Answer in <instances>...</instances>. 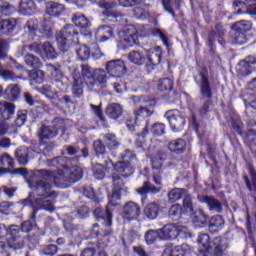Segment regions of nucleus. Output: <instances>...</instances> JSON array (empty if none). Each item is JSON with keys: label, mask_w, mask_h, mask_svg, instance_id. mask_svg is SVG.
<instances>
[{"label": "nucleus", "mask_w": 256, "mask_h": 256, "mask_svg": "<svg viewBox=\"0 0 256 256\" xmlns=\"http://www.w3.org/2000/svg\"><path fill=\"white\" fill-rule=\"evenodd\" d=\"M39 173L42 176L41 179L29 182V187L35 192L36 196L29 193L27 198L20 200L24 207L32 208L29 215L30 220L21 223L20 235L33 231V223H35L39 211H48L49 213L55 211V199L59 197V192L53 190V183L55 187L67 189V187H71V185L83 179V168L79 166L55 171L39 170Z\"/></svg>", "instance_id": "1"}, {"label": "nucleus", "mask_w": 256, "mask_h": 256, "mask_svg": "<svg viewBox=\"0 0 256 256\" xmlns=\"http://www.w3.org/2000/svg\"><path fill=\"white\" fill-rule=\"evenodd\" d=\"M72 23L75 26L67 24L56 35L58 49L62 53H67L73 45L79 43V31L77 27L82 35H85L89 27H91V21L83 14H73Z\"/></svg>", "instance_id": "2"}, {"label": "nucleus", "mask_w": 256, "mask_h": 256, "mask_svg": "<svg viewBox=\"0 0 256 256\" xmlns=\"http://www.w3.org/2000/svg\"><path fill=\"white\" fill-rule=\"evenodd\" d=\"M197 243L202 256H223L229 249V242L222 237H215L211 241L209 234H199Z\"/></svg>", "instance_id": "3"}, {"label": "nucleus", "mask_w": 256, "mask_h": 256, "mask_svg": "<svg viewBox=\"0 0 256 256\" xmlns=\"http://www.w3.org/2000/svg\"><path fill=\"white\" fill-rule=\"evenodd\" d=\"M200 77V93L206 100L202 107L199 109L200 115H207L209 113V107H211V99H213V90L211 89V82L209 81V69L207 66H203L198 72Z\"/></svg>", "instance_id": "4"}, {"label": "nucleus", "mask_w": 256, "mask_h": 256, "mask_svg": "<svg viewBox=\"0 0 256 256\" xmlns=\"http://www.w3.org/2000/svg\"><path fill=\"white\" fill-rule=\"evenodd\" d=\"M164 117L169 122V125L174 131V133H179V131H183L185 124L187 123V120L185 119V116L181 111L174 109V110H168Z\"/></svg>", "instance_id": "5"}, {"label": "nucleus", "mask_w": 256, "mask_h": 256, "mask_svg": "<svg viewBox=\"0 0 256 256\" xmlns=\"http://www.w3.org/2000/svg\"><path fill=\"white\" fill-rule=\"evenodd\" d=\"M124 176H120L117 172L112 173V183L113 189L110 198V204L113 206H119V201H121V191L127 189L125 187Z\"/></svg>", "instance_id": "6"}, {"label": "nucleus", "mask_w": 256, "mask_h": 256, "mask_svg": "<svg viewBox=\"0 0 256 256\" xmlns=\"http://www.w3.org/2000/svg\"><path fill=\"white\" fill-rule=\"evenodd\" d=\"M9 238L8 247L17 251L18 249H23L25 247V237L21 234V228L17 225H11L9 227Z\"/></svg>", "instance_id": "7"}, {"label": "nucleus", "mask_w": 256, "mask_h": 256, "mask_svg": "<svg viewBox=\"0 0 256 256\" xmlns=\"http://www.w3.org/2000/svg\"><path fill=\"white\" fill-rule=\"evenodd\" d=\"M106 71L111 77L119 79V77H123L127 73V67L121 59L111 60L106 63Z\"/></svg>", "instance_id": "8"}, {"label": "nucleus", "mask_w": 256, "mask_h": 256, "mask_svg": "<svg viewBox=\"0 0 256 256\" xmlns=\"http://www.w3.org/2000/svg\"><path fill=\"white\" fill-rule=\"evenodd\" d=\"M111 207L114 206L111 204V198H109V203L105 210L101 207H97L94 210L95 218L97 221H99V219H103V221H105V227H111V225H113V208Z\"/></svg>", "instance_id": "9"}, {"label": "nucleus", "mask_w": 256, "mask_h": 256, "mask_svg": "<svg viewBox=\"0 0 256 256\" xmlns=\"http://www.w3.org/2000/svg\"><path fill=\"white\" fill-rule=\"evenodd\" d=\"M141 215V207L139 204L129 201L123 206L122 217L124 221H135V219H139Z\"/></svg>", "instance_id": "10"}, {"label": "nucleus", "mask_w": 256, "mask_h": 256, "mask_svg": "<svg viewBox=\"0 0 256 256\" xmlns=\"http://www.w3.org/2000/svg\"><path fill=\"white\" fill-rule=\"evenodd\" d=\"M167 147L173 155H183L187 151V140L183 138L171 140L168 142Z\"/></svg>", "instance_id": "11"}, {"label": "nucleus", "mask_w": 256, "mask_h": 256, "mask_svg": "<svg viewBox=\"0 0 256 256\" xmlns=\"http://www.w3.org/2000/svg\"><path fill=\"white\" fill-rule=\"evenodd\" d=\"M135 119H149L155 113V102L138 106L133 111Z\"/></svg>", "instance_id": "12"}, {"label": "nucleus", "mask_w": 256, "mask_h": 256, "mask_svg": "<svg viewBox=\"0 0 256 256\" xmlns=\"http://www.w3.org/2000/svg\"><path fill=\"white\" fill-rule=\"evenodd\" d=\"M199 201L200 203L207 204L209 211H212V213H223V204L217 198L213 196H201Z\"/></svg>", "instance_id": "13"}, {"label": "nucleus", "mask_w": 256, "mask_h": 256, "mask_svg": "<svg viewBox=\"0 0 256 256\" xmlns=\"http://www.w3.org/2000/svg\"><path fill=\"white\" fill-rule=\"evenodd\" d=\"M114 173H117L120 177H129L135 173V168L131 166L129 162H117L114 164Z\"/></svg>", "instance_id": "14"}, {"label": "nucleus", "mask_w": 256, "mask_h": 256, "mask_svg": "<svg viewBox=\"0 0 256 256\" xmlns=\"http://www.w3.org/2000/svg\"><path fill=\"white\" fill-rule=\"evenodd\" d=\"M57 129H55L52 126L43 125L38 130V139L40 143H43V141H49L51 139H55L57 137Z\"/></svg>", "instance_id": "15"}, {"label": "nucleus", "mask_w": 256, "mask_h": 256, "mask_svg": "<svg viewBox=\"0 0 256 256\" xmlns=\"http://www.w3.org/2000/svg\"><path fill=\"white\" fill-rule=\"evenodd\" d=\"M225 227V219L221 215H215L210 218L208 229L209 231L215 235V233H219Z\"/></svg>", "instance_id": "16"}, {"label": "nucleus", "mask_w": 256, "mask_h": 256, "mask_svg": "<svg viewBox=\"0 0 256 256\" xmlns=\"http://www.w3.org/2000/svg\"><path fill=\"white\" fill-rule=\"evenodd\" d=\"M105 113L109 119L117 121L123 115V106L119 103H110L107 105Z\"/></svg>", "instance_id": "17"}, {"label": "nucleus", "mask_w": 256, "mask_h": 256, "mask_svg": "<svg viewBox=\"0 0 256 256\" xmlns=\"http://www.w3.org/2000/svg\"><path fill=\"white\" fill-rule=\"evenodd\" d=\"M160 235L161 239H163L164 241L177 239V224H166L163 228L160 229Z\"/></svg>", "instance_id": "18"}, {"label": "nucleus", "mask_w": 256, "mask_h": 256, "mask_svg": "<svg viewBox=\"0 0 256 256\" xmlns=\"http://www.w3.org/2000/svg\"><path fill=\"white\" fill-rule=\"evenodd\" d=\"M146 55H148L150 65H159V63H161L163 49L160 46H155L147 50Z\"/></svg>", "instance_id": "19"}, {"label": "nucleus", "mask_w": 256, "mask_h": 256, "mask_svg": "<svg viewBox=\"0 0 256 256\" xmlns=\"http://www.w3.org/2000/svg\"><path fill=\"white\" fill-rule=\"evenodd\" d=\"M63 11H65V6L61 3L50 1L46 4L45 12L50 17H59Z\"/></svg>", "instance_id": "20"}, {"label": "nucleus", "mask_w": 256, "mask_h": 256, "mask_svg": "<svg viewBox=\"0 0 256 256\" xmlns=\"http://www.w3.org/2000/svg\"><path fill=\"white\" fill-rule=\"evenodd\" d=\"M19 11L22 15H35L37 13V5L33 0H21Z\"/></svg>", "instance_id": "21"}, {"label": "nucleus", "mask_w": 256, "mask_h": 256, "mask_svg": "<svg viewBox=\"0 0 256 256\" xmlns=\"http://www.w3.org/2000/svg\"><path fill=\"white\" fill-rule=\"evenodd\" d=\"M161 206L157 202H150L144 207V215L147 219L153 220L159 217Z\"/></svg>", "instance_id": "22"}, {"label": "nucleus", "mask_w": 256, "mask_h": 256, "mask_svg": "<svg viewBox=\"0 0 256 256\" xmlns=\"http://www.w3.org/2000/svg\"><path fill=\"white\" fill-rule=\"evenodd\" d=\"M187 244L181 246H167L163 252L162 256H185L187 255Z\"/></svg>", "instance_id": "23"}, {"label": "nucleus", "mask_w": 256, "mask_h": 256, "mask_svg": "<svg viewBox=\"0 0 256 256\" xmlns=\"http://www.w3.org/2000/svg\"><path fill=\"white\" fill-rule=\"evenodd\" d=\"M136 192L138 195H147L148 193H151L152 195H157V193L161 192V187L160 186H155L151 184L149 181H145L143 185L136 189Z\"/></svg>", "instance_id": "24"}, {"label": "nucleus", "mask_w": 256, "mask_h": 256, "mask_svg": "<svg viewBox=\"0 0 256 256\" xmlns=\"http://www.w3.org/2000/svg\"><path fill=\"white\" fill-rule=\"evenodd\" d=\"M230 42L232 45H245L247 43V36L245 32L237 30V28H232L230 32Z\"/></svg>", "instance_id": "25"}, {"label": "nucleus", "mask_w": 256, "mask_h": 256, "mask_svg": "<svg viewBox=\"0 0 256 256\" xmlns=\"http://www.w3.org/2000/svg\"><path fill=\"white\" fill-rule=\"evenodd\" d=\"M0 119L9 120L15 115V104L10 102H0Z\"/></svg>", "instance_id": "26"}, {"label": "nucleus", "mask_w": 256, "mask_h": 256, "mask_svg": "<svg viewBox=\"0 0 256 256\" xmlns=\"http://www.w3.org/2000/svg\"><path fill=\"white\" fill-rule=\"evenodd\" d=\"M17 27V20L10 18L0 22V31L3 35H11Z\"/></svg>", "instance_id": "27"}, {"label": "nucleus", "mask_w": 256, "mask_h": 256, "mask_svg": "<svg viewBox=\"0 0 256 256\" xmlns=\"http://www.w3.org/2000/svg\"><path fill=\"white\" fill-rule=\"evenodd\" d=\"M81 69L82 77H84V81H86V84L89 85V87H95V80L93 79V69H91V66L87 64H82Z\"/></svg>", "instance_id": "28"}, {"label": "nucleus", "mask_w": 256, "mask_h": 256, "mask_svg": "<svg viewBox=\"0 0 256 256\" xmlns=\"http://www.w3.org/2000/svg\"><path fill=\"white\" fill-rule=\"evenodd\" d=\"M164 161L165 154L161 151L157 152L154 156L151 157L152 169H154L155 171H159V173H161Z\"/></svg>", "instance_id": "29"}, {"label": "nucleus", "mask_w": 256, "mask_h": 256, "mask_svg": "<svg viewBox=\"0 0 256 256\" xmlns=\"http://www.w3.org/2000/svg\"><path fill=\"white\" fill-rule=\"evenodd\" d=\"M173 79L171 78H161L157 82L158 91H162L163 93H169L173 91Z\"/></svg>", "instance_id": "30"}, {"label": "nucleus", "mask_w": 256, "mask_h": 256, "mask_svg": "<svg viewBox=\"0 0 256 256\" xmlns=\"http://www.w3.org/2000/svg\"><path fill=\"white\" fill-rule=\"evenodd\" d=\"M92 79H94V87L105 85L107 83V73L103 69H96L93 71Z\"/></svg>", "instance_id": "31"}, {"label": "nucleus", "mask_w": 256, "mask_h": 256, "mask_svg": "<svg viewBox=\"0 0 256 256\" xmlns=\"http://www.w3.org/2000/svg\"><path fill=\"white\" fill-rule=\"evenodd\" d=\"M186 193L187 189L174 188L168 193V201H170V203H175L176 201H179V199H182V197H185Z\"/></svg>", "instance_id": "32"}, {"label": "nucleus", "mask_w": 256, "mask_h": 256, "mask_svg": "<svg viewBox=\"0 0 256 256\" xmlns=\"http://www.w3.org/2000/svg\"><path fill=\"white\" fill-rule=\"evenodd\" d=\"M15 155L20 165H27L29 163V150L26 147L18 148Z\"/></svg>", "instance_id": "33"}, {"label": "nucleus", "mask_w": 256, "mask_h": 256, "mask_svg": "<svg viewBox=\"0 0 256 256\" xmlns=\"http://www.w3.org/2000/svg\"><path fill=\"white\" fill-rule=\"evenodd\" d=\"M128 60L130 63H134V65H143V63H145V56L143 55V52L133 50L129 52Z\"/></svg>", "instance_id": "34"}, {"label": "nucleus", "mask_w": 256, "mask_h": 256, "mask_svg": "<svg viewBox=\"0 0 256 256\" xmlns=\"http://www.w3.org/2000/svg\"><path fill=\"white\" fill-rule=\"evenodd\" d=\"M24 61L28 67H33V69H40V67H43V62H41V59L33 54H27L24 57Z\"/></svg>", "instance_id": "35"}, {"label": "nucleus", "mask_w": 256, "mask_h": 256, "mask_svg": "<svg viewBox=\"0 0 256 256\" xmlns=\"http://www.w3.org/2000/svg\"><path fill=\"white\" fill-rule=\"evenodd\" d=\"M157 239H161V230L150 229L145 233V241L147 245H153Z\"/></svg>", "instance_id": "36"}, {"label": "nucleus", "mask_w": 256, "mask_h": 256, "mask_svg": "<svg viewBox=\"0 0 256 256\" xmlns=\"http://www.w3.org/2000/svg\"><path fill=\"white\" fill-rule=\"evenodd\" d=\"M181 213H183V207L181 204H173L168 210V217L177 221V219L181 218Z\"/></svg>", "instance_id": "37"}, {"label": "nucleus", "mask_w": 256, "mask_h": 256, "mask_svg": "<svg viewBox=\"0 0 256 256\" xmlns=\"http://www.w3.org/2000/svg\"><path fill=\"white\" fill-rule=\"evenodd\" d=\"M104 143L106 147L110 150H115L120 145V143L117 141V136H115V134L104 135Z\"/></svg>", "instance_id": "38"}, {"label": "nucleus", "mask_w": 256, "mask_h": 256, "mask_svg": "<svg viewBox=\"0 0 256 256\" xmlns=\"http://www.w3.org/2000/svg\"><path fill=\"white\" fill-rule=\"evenodd\" d=\"M38 93L45 95L47 99L53 100L57 97V91H53V88L49 84H45L37 89Z\"/></svg>", "instance_id": "39"}, {"label": "nucleus", "mask_w": 256, "mask_h": 256, "mask_svg": "<svg viewBox=\"0 0 256 256\" xmlns=\"http://www.w3.org/2000/svg\"><path fill=\"white\" fill-rule=\"evenodd\" d=\"M90 108L95 113V115L98 117L99 121L103 123L104 127H109V124H107V119L103 115V108L102 104L100 103L98 106L95 104H90Z\"/></svg>", "instance_id": "40"}, {"label": "nucleus", "mask_w": 256, "mask_h": 256, "mask_svg": "<svg viewBox=\"0 0 256 256\" xmlns=\"http://www.w3.org/2000/svg\"><path fill=\"white\" fill-rule=\"evenodd\" d=\"M53 27L55 24L51 20H44L41 25V31L43 35L47 37V39L53 37Z\"/></svg>", "instance_id": "41"}, {"label": "nucleus", "mask_w": 256, "mask_h": 256, "mask_svg": "<svg viewBox=\"0 0 256 256\" xmlns=\"http://www.w3.org/2000/svg\"><path fill=\"white\" fill-rule=\"evenodd\" d=\"M45 54L48 59H57V51L50 42H44L42 46V54Z\"/></svg>", "instance_id": "42"}, {"label": "nucleus", "mask_w": 256, "mask_h": 256, "mask_svg": "<svg viewBox=\"0 0 256 256\" xmlns=\"http://www.w3.org/2000/svg\"><path fill=\"white\" fill-rule=\"evenodd\" d=\"M251 27L253 24L251 21L241 20L232 25V29H236V31H240L242 33H247V31H251Z\"/></svg>", "instance_id": "43"}, {"label": "nucleus", "mask_w": 256, "mask_h": 256, "mask_svg": "<svg viewBox=\"0 0 256 256\" xmlns=\"http://www.w3.org/2000/svg\"><path fill=\"white\" fill-rule=\"evenodd\" d=\"M76 55L79 57L80 61H89V57H91V48L87 47V45H81L76 49Z\"/></svg>", "instance_id": "44"}, {"label": "nucleus", "mask_w": 256, "mask_h": 256, "mask_svg": "<svg viewBox=\"0 0 256 256\" xmlns=\"http://www.w3.org/2000/svg\"><path fill=\"white\" fill-rule=\"evenodd\" d=\"M55 99H57V102H52V105L54 107H59V105H65V107H69L70 105H73V100H71V96L64 95L62 97H59V92H57V96H55Z\"/></svg>", "instance_id": "45"}, {"label": "nucleus", "mask_w": 256, "mask_h": 256, "mask_svg": "<svg viewBox=\"0 0 256 256\" xmlns=\"http://www.w3.org/2000/svg\"><path fill=\"white\" fill-rule=\"evenodd\" d=\"M124 39L120 40V43L124 46V49L134 47L139 43V36H123Z\"/></svg>", "instance_id": "46"}, {"label": "nucleus", "mask_w": 256, "mask_h": 256, "mask_svg": "<svg viewBox=\"0 0 256 256\" xmlns=\"http://www.w3.org/2000/svg\"><path fill=\"white\" fill-rule=\"evenodd\" d=\"M249 67L244 60H241L236 66L237 74L241 75V77H248V75H251Z\"/></svg>", "instance_id": "47"}, {"label": "nucleus", "mask_w": 256, "mask_h": 256, "mask_svg": "<svg viewBox=\"0 0 256 256\" xmlns=\"http://www.w3.org/2000/svg\"><path fill=\"white\" fill-rule=\"evenodd\" d=\"M58 251H59V248L57 247V245L48 244V245L42 246L40 253H42V255H46V256H55V255H57Z\"/></svg>", "instance_id": "48"}, {"label": "nucleus", "mask_w": 256, "mask_h": 256, "mask_svg": "<svg viewBox=\"0 0 256 256\" xmlns=\"http://www.w3.org/2000/svg\"><path fill=\"white\" fill-rule=\"evenodd\" d=\"M72 95L74 97H83V79H76L73 82Z\"/></svg>", "instance_id": "49"}, {"label": "nucleus", "mask_w": 256, "mask_h": 256, "mask_svg": "<svg viewBox=\"0 0 256 256\" xmlns=\"http://www.w3.org/2000/svg\"><path fill=\"white\" fill-rule=\"evenodd\" d=\"M189 237H191V232H189L187 226L177 224L176 239H189Z\"/></svg>", "instance_id": "50"}, {"label": "nucleus", "mask_w": 256, "mask_h": 256, "mask_svg": "<svg viewBox=\"0 0 256 256\" xmlns=\"http://www.w3.org/2000/svg\"><path fill=\"white\" fill-rule=\"evenodd\" d=\"M120 37H135L139 36L137 28L133 25L125 26L119 33Z\"/></svg>", "instance_id": "51"}, {"label": "nucleus", "mask_w": 256, "mask_h": 256, "mask_svg": "<svg viewBox=\"0 0 256 256\" xmlns=\"http://www.w3.org/2000/svg\"><path fill=\"white\" fill-rule=\"evenodd\" d=\"M10 43L11 39L0 38V59H5V57H7V51H9Z\"/></svg>", "instance_id": "52"}, {"label": "nucleus", "mask_w": 256, "mask_h": 256, "mask_svg": "<svg viewBox=\"0 0 256 256\" xmlns=\"http://www.w3.org/2000/svg\"><path fill=\"white\" fill-rule=\"evenodd\" d=\"M207 219L208 216L205 214V212H203V210H199L195 212L193 221L198 223L200 227H203V225H207Z\"/></svg>", "instance_id": "53"}, {"label": "nucleus", "mask_w": 256, "mask_h": 256, "mask_svg": "<svg viewBox=\"0 0 256 256\" xmlns=\"http://www.w3.org/2000/svg\"><path fill=\"white\" fill-rule=\"evenodd\" d=\"M27 110H19L15 119L16 127H23L27 123Z\"/></svg>", "instance_id": "54"}, {"label": "nucleus", "mask_w": 256, "mask_h": 256, "mask_svg": "<svg viewBox=\"0 0 256 256\" xmlns=\"http://www.w3.org/2000/svg\"><path fill=\"white\" fill-rule=\"evenodd\" d=\"M150 131L153 135L161 137V135H165V124L156 122L151 126Z\"/></svg>", "instance_id": "55"}, {"label": "nucleus", "mask_w": 256, "mask_h": 256, "mask_svg": "<svg viewBox=\"0 0 256 256\" xmlns=\"http://www.w3.org/2000/svg\"><path fill=\"white\" fill-rule=\"evenodd\" d=\"M182 207H183V209H185V211L187 213H193V211H194L193 198L191 197V195H189L187 193H186V195H184Z\"/></svg>", "instance_id": "56"}, {"label": "nucleus", "mask_w": 256, "mask_h": 256, "mask_svg": "<svg viewBox=\"0 0 256 256\" xmlns=\"http://www.w3.org/2000/svg\"><path fill=\"white\" fill-rule=\"evenodd\" d=\"M28 51L36 53L37 55H43V44L41 42H33L25 46Z\"/></svg>", "instance_id": "57"}, {"label": "nucleus", "mask_w": 256, "mask_h": 256, "mask_svg": "<svg viewBox=\"0 0 256 256\" xmlns=\"http://www.w3.org/2000/svg\"><path fill=\"white\" fill-rule=\"evenodd\" d=\"M7 91H9L12 101H17L19 97H21V88H19V85L17 84H12L8 86Z\"/></svg>", "instance_id": "58"}, {"label": "nucleus", "mask_w": 256, "mask_h": 256, "mask_svg": "<svg viewBox=\"0 0 256 256\" xmlns=\"http://www.w3.org/2000/svg\"><path fill=\"white\" fill-rule=\"evenodd\" d=\"M93 148L97 156L99 155H105L107 153V150L105 148V144L100 139L95 140L93 142Z\"/></svg>", "instance_id": "59"}, {"label": "nucleus", "mask_w": 256, "mask_h": 256, "mask_svg": "<svg viewBox=\"0 0 256 256\" xmlns=\"http://www.w3.org/2000/svg\"><path fill=\"white\" fill-rule=\"evenodd\" d=\"M245 142L251 147H256V130L249 129L245 136Z\"/></svg>", "instance_id": "60"}, {"label": "nucleus", "mask_w": 256, "mask_h": 256, "mask_svg": "<svg viewBox=\"0 0 256 256\" xmlns=\"http://www.w3.org/2000/svg\"><path fill=\"white\" fill-rule=\"evenodd\" d=\"M93 175L95 179L101 180L105 178V166L97 164L93 168Z\"/></svg>", "instance_id": "61"}, {"label": "nucleus", "mask_w": 256, "mask_h": 256, "mask_svg": "<svg viewBox=\"0 0 256 256\" xmlns=\"http://www.w3.org/2000/svg\"><path fill=\"white\" fill-rule=\"evenodd\" d=\"M54 129H56L57 135H59V131L65 133V120L61 118H56L52 121L51 125Z\"/></svg>", "instance_id": "62"}, {"label": "nucleus", "mask_w": 256, "mask_h": 256, "mask_svg": "<svg viewBox=\"0 0 256 256\" xmlns=\"http://www.w3.org/2000/svg\"><path fill=\"white\" fill-rule=\"evenodd\" d=\"M0 77H3L5 81H17V76L11 70L0 69Z\"/></svg>", "instance_id": "63"}, {"label": "nucleus", "mask_w": 256, "mask_h": 256, "mask_svg": "<svg viewBox=\"0 0 256 256\" xmlns=\"http://www.w3.org/2000/svg\"><path fill=\"white\" fill-rule=\"evenodd\" d=\"M31 78L38 85H41V83H43V81H45V72H43V70H36L32 73Z\"/></svg>", "instance_id": "64"}]
</instances>
